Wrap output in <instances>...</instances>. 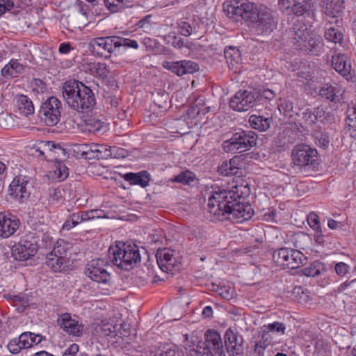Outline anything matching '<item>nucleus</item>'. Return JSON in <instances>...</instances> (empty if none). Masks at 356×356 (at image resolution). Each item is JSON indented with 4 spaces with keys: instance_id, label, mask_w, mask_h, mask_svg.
Masks as SVG:
<instances>
[{
    "instance_id": "1",
    "label": "nucleus",
    "mask_w": 356,
    "mask_h": 356,
    "mask_svg": "<svg viewBox=\"0 0 356 356\" xmlns=\"http://www.w3.org/2000/svg\"><path fill=\"white\" fill-rule=\"evenodd\" d=\"M243 188L246 189V187L234 186L229 190L220 188L213 190L207 206L214 220H229L235 223H241L252 218L254 214L252 206L240 201L245 193Z\"/></svg>"
},
{
    "instance_id": "2",
    "label": "nucleus",
    "mask_w": 356,
    "mask_h": 356,
    "mask_svg": "<svg viewBox=\"0 0 356 356\" xmlns=\"http://www.w3.org/2000/svg\"><path fill=\"white\" fill-rule=\"evenodd\" d=\"M223 9L234 22L252 23L257 35L268 34L277 26L271 10L264 5L257 6L248 0H230L223 4Z\"/></svg>"
},
{
    "instance_id": "3",
    "label": "nucleus",
    "mask_w": 356,
    "mask_h": 356,
    "mask_svg": "<svg viewBox=\"0 0 356 356\" xmlns=\"http://www.w3.org/2000/svg\"><path fill=\"white\" fill-rule=\"evenodd\" d=\"M62 93L69 106L78 112L87 113L96 104L92 90L76 80L67 81L63 84Z\"/></svg>"
},
{
    "instance_id": "4",
    "label": "nucleus",
    "mask_w": 356,
    "mask_h": 356,
    "mask_svg": "<svg viewBox=\"0 0 356 356\" xmlns=\"http://www.w3.org/2000/svg\"><path fill=\"white\" fill-rule=\"evenodd\" d=\"M139 248L131 243H119L108 250V260L124 270L133 269L140 261Z\"/></svg>"
},
{
    "instance_id": "5",
    "label": "nucleus",
    "mask_w": 356,
    "mask_h": 356,
    "mask_svg": "<svg viewBox=\"0 0 356 356\" xmlns=\"http://www.w3.org/2000/svg\"><path fill=\"white\" fill-rule=\"evenodd\" d=\"M291 42L295 48L306 52L318 55L323 49V43L320 38L310 33L305 25L294 27L291 31Z\"/></svg>"
},
{
    "instance_id": "6",
    "label": "nucleus",
    "mask_w": 356,
    "mask_h": 356,
    "mask_svg": "<svg viewBox=\"0 0 356 356\" xmlns=\"http://www.w3.org/2000/svg\"><path fill=\"white\" fill-rule=\"evenodd\" d=\"M257 135L250 130H243L232 134L230 139L222 143L223 149L226 152H244L257 144Z\"/></svg>"
},
{
    "instance_id": "7",
    "label": "nucleus",
    "mask_w": 356,
    "mask_h": 356,
    "mask_svg": "<svg viewBox=\"0 0 356 356\" xmlns=\"http://www.w3.org/2000/svg\"><path fill=\"white\" fill-rule=\"evenodd\" d=\"M108 265V259H94L87 264L85 268V274L94 282L104 284H109L111 276L106 268Z\"/></svg>"
},
{
    "instance_id": "8",
    "label": "nucleus",
    "mask_w": 356,
    "mask_h": 356,
    "mask_svg": "<svg viewBox=\"0 0 356 356\" xmlns=\"http://www.w3.org/2000/svg\"><path fill=\"white\" fill-rule=\"evenodd\" d=\"M61 110L60 101L55 97H51L41 105L39 115L46 125L51 127L60 121Z\"/></svg>"
},
{
    "instance_id": "9",
    "label": "nucleus",
    "mask_w": 356,
    "mask_h": 356,
    "mask_svg": "<svg viewBox=\"0 0 356 356\" xmlns=\"http://www.w3.org/2000/svg\"><path fill=\"white\" fill-rule=\"evenodd\" d=\"M89 9L87 4L77 1L72 7L70 13L64 19L67 24V29L73 31L86 26L88 21Z\"/></svg>"
},
{
    "instance_id": "10",
    "label": "nucleus",
    "mask_w": 356,
    "mask_h": 356,
    "mask_svg": "<svg viewBox=\"0 0 356 356\" xmlns=\"http://www.w3.org/2000/svg\"><path fill=\"white\" fill-rule=\"evenodd\" d=\"M9 195L19 203L26 202L30 197L32 184L31 178L25 175L15 177L9 186Z\"/></svg>"
},
{
    "instance_id": "11",
    "label": "nucleus",
    "mask_w": 356,
    "mask_h": 356,
    "mask_svg": "<svg viewBox=\"0 0 356 356\" xmlns=\"http://www.w3.org/2000/svg\"><path fill=\"white\" fill-rule=\"evenodd\" d=\"M291 156L296 165H312L316 162L318 152L309 145L299 144L293 147Z\"/></svg>"
},
{
    "instance_id": "12",
    "label": "nucleus",
    "mask_w": 356,
    "mask_h": 356,
    "mask_svg": "<svg viewBox=\"0 0 356 356\" xmlns=\"http://www.w3.org/2000/svg\"><path fill=\"white\" fill-rule=\"evenodd\" d=\"M257 105L254 90H239L229 101L230 107L238 112L246 111Z\"/></svg>"
},
{
    "instance_id": "13",
    "label": "nucleus",
    "mask_w": 356,
    "mask_h": 356,
    "mask_svg": "<svg viewBox=\"0 0 356 356\" xmlns=\"http://www.w3.org/2000/svg\"><path fill=\"white\" fill-rule=\"evenodd\" d=\"M200 343L203 345L204 353H211L213 356H225L222 341L217 331L207 330L204 334V341Z\"/></svg>"
},
{
    "instance_id": "14",
    "label": "nucleus",
    "mask_w": 356,
    "mask_h": 356,
    "mask_svg": "<svg viewBox=\"0 0 356 356\" xmlns=\"http://www.w3.org/2000/svg\"><path fill=\"white\" fill-rule=\"evenodd\" d=\"M116 43V36L99 37L93 38L89 47L93 54L104 56L108 53L110 56L117 49Z\"/></svg>"
},
{
    "instance_id": "15",
    "label": "nucleus",
    "mask_w": 356,
    "mask_h": 356,
    "mask_svg": "<svg viewBox=\"0 0 356 356\" xmlns=\"http://www.w3.org/2000/svg\"><path fill=\"white\" fill-rule=\"evenodd\" d=\"M225 346L227 353L233 356H240L243 353V338L238 335L231 328L226 330L224 335Z\"/></svg>"
},
{
    "instance_id": "16",
    "label": "nucleus",
    "mask_w": 356,
    "mask_h": 356,
    "mask_svg": "<svg viewBox=\"0 0 356 356\" xmlns=\"http://www.w3.org/2000/svg\"><path fill=\"white\" fill-rule=\"evenodd\" d=\"M19 220L13 214L0 213V238H8L19 229Z\"/></svg>"
},
{
    "instance_id": "17",
    "label": "nucleus",
    "mask_w": 356,
    "mask_h": 356,
    "mask_svg": "<svg viewBox=\"0 0 356 356\" xmlns=\"http://www.w3.org/2000/svg\"><path fill=\"white\" fill-rule=\"evenodd\" d=\"M332 66L347 80L352 78L350 58L346 54L335 52L332 56Z\"/></svg>"
},
{
    "instance_id": "18",
    "label": "nucleus",
    "mask_w": 356,
    "mask_h": 356,
    "mask_svg": "<svg viewBox=\"0 0 356 356\" xmlns=\"http://www.w3.org/2000/svg\"><path fill=\"white\" fill-rule=\"evenodd\" d=\"M60 328L74 337H80L83 334V325L79 324L76 319L72 318L68 313L62 314L57 320Z\"/></svg>"
},
{
    "instance_id": "19",
    "label": "nucleus",
    "mask_w": 356,
    "mask_h": 356,
    "mask_svg": "<svg viewBox=\"0 0 356 356\" xmlns=\"http://www.w3.org/2000/svg\"><path fill=\"white\" fill-rule=\"evenodd\" d=\"M37 251L36 241L31 242L28 240H22L13 249V254L19 260L29 259L31 257L35 255Z\"/></svg>"
},
{
    "instance_id": "20",
    "label": "nucleus",
    "mask_w": 356,
    "mask_h": 356,
    "mask_svg": "<svg viewBox=\"0 0 356 356\" xmlns=\"http://www.w3.org/2000/svg\"><path fill=\"white\" fill-rule=\"evenodd\" d=\"M173 253V250L168 248L158 250L156 258L159 268L163 271L171 270L175 266L176 259Z\"/></svg>"
},
{
    "instance_id": "21",
    "label": "nucleus",
    "mask_w": 356,
    "mask_h": 356,
    "mask_svg": "<svg viewBox=\"0 0 356 356\" xmlns=\"http://www.w3.org/2000/svg\"><path fill=\"white\" fill-rule=\"evenodd\" d=\"M200 23L195 19L184 20L180 19L177 22V27L179 33L185 37L195 35L197 38H200L199 33Z\"/></svg>"
},
{
    "instance_id": "22",
    "label": "nucleus",
    "mask_w": 356,
    "mask_h": 356,
    "mask_svg": "<svg viewBox=\"0 0 356 356\" xmlns=\"http://www.w3.org/2000/svg\"><path fill=\"white\" fill-rule=\"evenodd\" d=\"M35 153L33 154L35 156H43L45 159H52L54 154L56 153V150L64 151L59 145H56L53 142H44L41 141L38 145L33 147Z\"/></svg>"
},
{
    "instance_id": "23",
    "label": "nucleus",
    "mask_w": 356,
    "mask_h": 356,
    "mask_svg": "<svg viewBox=\"0 0 356 356\" xmlns=\"http://www.w3.org/2000/svg\"><path fill=\"white\" fill-rule=\"evenodd\" d=\"M293 5L291 10L296 16H302L304 15H310L314 13L315 10L314 0H293Z\"/></svg>"
},
{
    "instance_id": "24",
    "label": "nucleus",
    "mask_w": 356,
    "mask_h": 356,
    "mask_svg": "<svg viewBox=\"0 0 356 356\" xmlns=\"http://www.w3.org/2000/svg\"><path fill=\"white\" fill-rule=\"evenodd\" d=\"M122 177L132 185H139L145 188L149 185L150 181V175L145 170L137 173L128 172L124 174Z\"/></svg>"
},
{
    "instance_id": "25",
    "label": "nucleus",
    "mask_w": 356,
    "mask_h": 356,
    "mask_svg": "<svg viewBox=\"0 0 356 356\" xmlns=\"http://www.w3.org/2000/svg\"><path fill=\"white\" fill-rule=\"evenodd\" d=\"M25 70V66L18 60L11 59L1 70V74L6 79L16 77L22 74Z\"/></svg>"
},
{
    "instance_id": "26",
    "label": "nucleus",
    "mask_w": 356,
    "mask_h": 356,
    "mask_svg": "<svg viewBox=\"0 0 356 356\" xmlns=\"http://www.w3.org/2000/svg\"><path fill=\"white\" fill-rule=\"evenodd\" d=\"M16 107L19 113L24 116L32 115L34 113V106L32 101L24 95H17L15 97Z\"/></svg>"
},
{
    "instance_id": "27",
    "label": "nucleus",
    "mask_w": 356,
    "mask_h": 356,
    "mask_svg": "<svg viewBox=\"0 0 356 356\" xmlns=\"http://www.w3.org/2000/svg\"><path fill=\"white\" fill-rule=\"evenodd\" d=\"M341 91L338 86L325 84L319 88L318 94L332 102L338 103L340 101Z\"/></svg>"
},
{
    "instance_id": "28",
    "label": "nucleus",
    "mask_w": 356,
    "mask_h": 356,
    "mask_svg": "<svg viewBox=\"0 0 356 356\" xmlns=\"http://www.w3.org/2000/svg\"><path fill=\"white\" fill-rule=\"evenodd\" d=\"M273 122L272 117L252 115L249 118V123L252 129L259 131L268 130Z\"/></svg>"
},
{
    "instance_id": "29",
    "label": "nucleus",
    "mask_w": 356,
    "mask_h": 356,
    "mask_svg": "<svg viewBox=\"0 0 356 356\" xmlns=\"http://www.w3.org/2000/svg\"><path fill=\"white\" fill-rule=\"evenodd\" d=\"M3 297L10 301L14 307H16L17 310L22 312L29 305V298L27 294L19 293L13 295L11 293H6Z\"/></svg>"
},
{
    "instance_id": "30",
    "label": "nucleus",
    "mask_w": 356,
    "mask_h": 356,
    "mask_svg": "<svg viewBox=\"0 0 356 356\" xmlns=\"http://www.w3.org/2000/svg\"><path fill=\"white\" fill-rule=\"evenodd\" d=\"M69 257H51L47 255L46 264L54 272H61L65 270L67 264L69 262Z\"/></svg>"
},
{
    "instance_id": "31",
    "label": "nucleus",
    "mask_w": 356,
    "mask_h": 356,
    "mask_svg": "<svg viewBox=\"0 0 356 356\" xmlns=\"http://www.w3.org/2000/svg\"><path fill=\"white\" fill-rule=\"evenodd\" d=\"M88 70L94 76L99 77L103 80L106 79L110 73V70L106 63H90L88 65Z\"/></svg>"
},
{
    "instance_id": "32",
    "label": "nucleus",
    "mask_w": 356,
    "mask_h": 356,
    "mask_svg": "<svg viewBox=\"0 0 356 356\" xmlns=\"http://www.w3.org/2000/svg\"><path fill=\"white\" fill-rule=\"evenodd\" d=\"M325 114L326 111L322 108H317L314 112L307 111L303 113L305 125H312L316 122L325 123V118L323 117Z\"/></svg>"
},
{
    "instance_id": "33",
    "label": "nucleus",
    "mask_w": 356,
    "mask_h": 356,
    "mask_svg": "<svg viewBox=\"0 0 356 356\" xmlns=\"http://www.w3.org/2000/svg\"><path fill=\"white\" fill-rule=\"evenodd\" d=\"M239 158L235 156L229 161H225L222 162L219 167V172L225 176L235 175L237 172V170L239 169Z\"/></svg>"
},
{
    "instance_id": "34",
    "label": "nucleus",
    "mask_w": 356,
    "mask_h": 356,
    "mask_svg": "<svg viewBox=\"0 0 356 356\" xmlns=\"http://www.w3.org/2000/svg\"><path fill=\"white\" fill-rule=\"evenodd\" d=\"M273 337L270 331L263 330L261 339L256 343L254 350L259 355H262L264 350L272 343Z\"/></svg>"
},
{
    "instance_id": "35",
    "label": "nucleus",
    "mask_w": 356,
    "mask_h": 356,
    "mask_svg": "<svg viewBox=\"0 0 356 356\" xmlns=\"http://www.w3.org/2000/svg\"><path fill=\"white\" fill-rule=\"evenodd\" d=\"M346 124L349 127L350 135L356 137V102L350 105L347 109Z\"/></svg>"
},
{
    "instance_id": "36",
    "label": "nucleus",
    "mask_w": 356,
    "mask_h": 356,
    "mask_svg": "<svg viewBox=\"0 0 356 356\" xmlns=\"http://www.w3.org/2000/svg\"><path fill=\"white\" fill-rule=\"evenodd\" d=\"M70 248L71 245L69 243L64 240H58L53 250L49 254L51 257H69L68 251Z\"/></svg>"
},
{
    "instance_id": "37",
    "label": "nucleus",
    "mask_w": 356,
    "mask_h": 356,
    "mask_svg": "<svg viewBox=\"0 0 356 356\" xmlns=\"http://www.w3.org/2000/svg\"><path fill=\"white\" fill-rule=\"evenodd\" d=\"M289 257V252L288 248H282L274 252L273 260L277 266H280L282 268H285L288 266V259Z\"/></svg>"
},
{
    "instance_id": "38",
    "label": "nucleus",
    "mask_w": 356,
    "mask_h": 356,
    "mask_svg": "<svg viewBox=\"0 0 356 356\" xmlns=\"http://www.w3.org/2000/svg\"><path fill=\"white\" fill-rule=\"evenodd\" d=\"M257 100V104H264L273 99L275 97V92L270 89L253 90Z\"/></svg>"
},
{
    "instance_id": "39",
    "label": "nucleus",
    "mask_w": 356,
    "mask_h": 356,
    "mask_svg": "<svg viewBox=\"0 0 356 356\" xmlns=\"http://www.w3.org/2000/svg\"><path fill=\"white\" fill-rule=\"evenodd\" d=\"M312 136L315 144L320 148L325 149L329 147L330 137L325 132L321 130H315Z\"/></svg>"
},
{
    "instance_id": "40",
    "label": "nucleus",
    "mask_w": 356,
    "mask_h": 356,
    "mask_svg": "<svg viewBox=\"0 0 356 356\" xmlns=\"http://www.w3.org/2000/svg\"><path fill=\"white\" fill-rule=\"evenodd\" d=\"M184 65V60L180 61H164L163 63V67L164 68L176 74L177 76L186 74Z\"/></svg>"
},
{
    "instance_id": "41",
    "label": "nucleus",
    "mask_w": 356,
    "mask_h": 356,
    "mask_svg": "<svg viewBox=\"0 0 356 356\" xmlns=\"http://www.w3.org/2000/svg\"><path fill=\"white\" fill-rule=\"evenodd\" d=\"M307 257L298 250L291 249V269H296L303 266Z\"/></svg>"
},
{
    "instance_id": "42",
    "label": "nucleus",
    "mask_w": 356,
    "mask_h": 356,
    "mask_svg": "<svg viewBox=\"0 0 356 356\" xmlns=\"http://www.w3.org/2000/svg\"><path fill=\"white\" fill-rule=\"evenodd\" d=\"M155 356H184L181 348L174 344L165 345Z\"/></svg>"
},
{
    "instance_id": "43",
    "label": "nucleus",
    "mask_w": 356,
    "mask_h": 356,
    "mask_svg": "<svg viewBox=\"0 0 356 356\" xmlns=\"http://www.w3.org/2000/svg\"><path fill=\"white\" fill-rule=\"evenodd\" d=\"M275 143L279 150L287 148L289 144V130L285 129L279 132L275 138Z\"/></svg>"
},
{
    "instance_id": "44",
    "label": "nucleus",
    "mask_w": 356,
    "mask_h": 356,
    "mask_svg": "<svg viewBox=\"0 0 356 356\" xmlns=\"http://www.w3.org/2000/svg\"><path fill=\"white\" fill-rule=\"evenodd\" d=\"M225 57L227 63H238L241 60V54L239 50L235 47H227L224 51Z\"/></svg>"
},
{
    "instance_id": "45",
    "label": "nucleus",
    "mask_w": 356,
    "mask_h": 356,
    "mask_svg": "<svg viewBox=\"0 0 356 356\" xmlns=\"http://www.w3.org/2000/svg\"><path fill=\"white\" fill-rule=\"evenodd\" d=\"M325 38L328 41L337 43L343 40V34L337 29L329 27L325 31Z\"/></svg>"
},
{
    "instance_id": "46",
    "label": "nucleus",
    "mask_w": 356,
    "mask_h": 356,
    "mask_svg": "<svg viewBox=\"0 0 356 356\" xmlns=\"http://www.w3.org/2000/svg\"><path fill=\"white\" fill-rule=\"evenodd\" d=\"M307 219L308 224L310 227L316 232V234L321 233V228L320 225L319 218L317 214L315 213H311L307 216L303 215L302 220L300 221L301 223H303L304 219Z\"/></svg>"
},
{
    "instance_id": "47",
    "label": "nucleus",
    "mask_w": 356,
    "mask_h": 356,
    "mask_svg": "<svg viewBox=\"0 0 356 356\" xmlns=\"http://www.w3.org/2000/svg\"><path fill=\"white\" fill-rule=\"evenodd\" d=\"M154 104L161 108H165L168 106L169 101V94L165 92L159 91L153 94Z\"/></svg>"
},
{
    "instance_id": "48",
    "label": "nucleus",
    "mask_w": 356,
    "mask_h": 356,
    "mask_svg": "<svg viewBox=\"0 0 356 356\" xmlns=\"http://www.w3.org/2000/svg\"><path fill=\"white\" fill-rule=\"evenodd\" d=\"M308 240V237L303 232H297L291 236V243L296 248L302 249Z\"/></svg>"
},
{
    "instance_id": "49",
    "label": "nucleus",
    "mask_w": 356,
    "mask_h": 356,
    "mask_svg": "<svg viewBox=\"0 0 356 356\" xmlns=\"http://www.w3.org/2000/svg\"><path fill=\"white\" fill-rule=\"evenodd\" d=\"M54 177L58 179V181L65 180L69 175L68 168L63 163H58L56 165V168L54 170Z\"/></svg>"
},
{
    "instance_id": "50",
    "label": "nucleus",
    "mask_w": 356,
    "mask_h": 356,
    "mask_svg": "<svg viewBox=\"0 0 356 356\" xmlns=\"http://www.w3.org/2000/svg\"><path fill=\"white\" fill-rule=\"evenodd\" d=\"M194 178V174L189 170H186L175 176L172 179V181L181 183L183 184H188L191 181H193Z\"/></svg>"
},
{
    "instance_id": "51",
    "label": "nucleus",
    "mask_w": 356,
    "mask_h": 356,
    "mask_svg": "<svg viewBox=\"0 0 356 356\" xmlns=\"http://www.w3.org/2000/svg\"><path fill=\"white\" fill-rule=\"evenodd\" d=\"M322 264L318 262L312 264L309 267L301 269V272L307 277H315L321 273Z\"/></svg>"
},
{
    "instance_id": "52",
    "label": "nucleus",
    "mask_w": 356,
    "mask_h": 356,
    "mask_svg": "<svg viewBox=\"0 0 356 356\" xmlns=\"http://www.w3.org/2000/svg\"><path fill=\"white\" fill-rule=\"evenodd\" d=\"M116 42L117 48L120 47H124L125 48H133L135 49L138 48V44L137 41L129 38L116 36Z\"/></svg>"
},
{
    "instance_id": "53",
    "label": "nucleus",
    "mask_w": 356,
    "mask_h": 356,
    "mask_svg": "<svg viewBox=\"0 0 356 356\" xmlns=\"http://www.w3.org/2000/svg\"><path fill=\"white\" fill-rule=\"evenodd\" d=\"M106 8L112 13H117L124 8L123 0H104Z\"/></svg>"
},
{
    "instance_id": "54",
    "label": "nucleus",
    "mask_w": 356,
    "mask_h": 356,
    "mask_svg": "<svg viewBox=\"0 0 356 356\" xmlns=\"http://www.w3.org/2000/svg\"><path fill=\"white\" fill-rule=\"evenodd\" d=\"M295 301L298 302H307L309 296L301 286H296L291 292Z\"/></svg>"
},
{
    "instance_id": "55",
    "label": "nucleus",
    "mask_w": 356,
    "mask_h": 356,
    "mask_svg": "<svg viewBox=\"0 0 356 356\" xmlns=\"http://www.w3.org/2000/svg\"><path fill=\"white\" fill-rule=\"evenodd\" d=\"M48 195L49 201L52 203L58 202L63 199V191L58 188H49Z\"/></svg>"
},
{
    "instance_id": "56",
    "label": "nucleus",
    "mask_w": 356,
    "mask_h": 356,
    "mask_svg": "<svg viewBox=\"0 0 356 356\" xmlns=\"http://www.w3.org/2000/svg\"><path fill=\"white\" fill-rule=\"evenodd\" d=\"M336 273L340 277H344L350 273V266L344 262H337L334 266Z\"/></svg>"
},
{
    "instance_id": "57",
    "label": "nucleus",
    "mask_w": 356,
    "mask_h": 356,
    "mask_svg": "<svg viewBox=\"0 0 356 356\" xmlns=\"http://www.w3.org/2000/svg\"><path fill=\"white\" fill-rule=\"evenodd\" d=\"M118 330V325H113L111 323L104 324L102 328L103 334L107 337H115L117 335Z\"/></svg>"
},
{
    "instance_id": "58",
    "label": "nucleus",
    "mask_w": 356,
    "mask_h": 356,
    "mask_svg": "<svg viewBox=\"0 0 356 356\" xmlns=\"http://www.w3.org/2000/svg\"><path fill=\"white\" fill-rule=\"evenodd\" d=\"M116 149V147H109L108 149L105 145H100L98 147V154L96 155L98 158H103L104 157H112L113 156V152Z\"/></svg>"
},
{
    "instance_id": "59",
    "label": "nucleus",
    "mask_w": 356,
    "mask_h": 356,
    "mask_svg": "<svg viewBox=\"0 0 356 356\" xmlns=\"http://www.w3.org/2000/svg\"><path fill=\"white\" fill-rule=\"evenodd\" d=\"M29 336H31V332H25L22 333L18 339V343L21 345L22 349L31 348V343L29 342Z\"/></svg>"
},
{
    "instance_id": "60",
    "label": "nucleus",
    "mask_w": 356,
    "mask_h": 356,
    "mask_svg": "<svg viewBox=\"0 0 356 356\" xmlns=\"http://www.w3.org/2000/svg\"><path fill=\"white\" fill-rule=\"evenodd\" d=\"M184 64L186 74H193L195 72H197L200 69L199 65L192 60H184Z\"/></svg>"
},
{
    "instance_id": "61",
    "label": "nucleus",
    "mask_w": 356,
    "mask_h": 356,
    "mask_svg": "<svg viewBox=\"0 0 356 356\" xmlns=\"http://www.w3.org/2000/svg\"><path fill=\"white\" fill-rule=\"evenodd\" d=\"M104 122L99 120H88L87 126L90 131L95 132L99 131L103 127Z\"/></svg>"
},
{
    "instance_id": "62",
    "label": "nucleus",
    "mask_w": 356,
    "mask_h": 356,
    "mask_svg": "<svg viewBox=\"0 0 356 356\" xmlns=\"http://www.w3.org/2000/svg\"><path fill=\"white\" fill-rule=\"evenodd\" d=\"M202 346L198 343L197 345L193 344L186 346V350H188V356H200L203 353V350L200 351Z\"/></svg>"
},
{
    "instance_id": "63",
    "label": "nucleus",
    "mask_w": 356,
    "mask_h": 356,
    "mask_svg": "<svg viewBox=\"0 0 356 356\" xmlns=\"http://www.w3.org/2000/svg\"><path fill=\"white\" fill-rule=\"evenodd\" d=\"M7 348L9 351L13 354H17L22 350L21 345L18 343V339L15 338L10 341L7 345Z\"/></svg>"
},
{
    "instance_id": "64",
    "label": "nucleus",
    "mask_w": 356,
    "mask_h": 356,
    "mask_svg": "<svg viewBox=\"0 0 356 356\" xmlns=\"http://www.w3.org/2000/svg\"><path fill=\"white\" fill-rule=\"evenodd\" d=\"M13 7L14 3L13 0H0V16L11 10Z\"/></svg>"
}]
</instances>
